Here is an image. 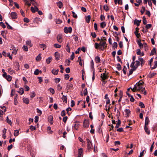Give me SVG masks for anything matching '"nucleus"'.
Instances as JSON below:
<instances>
[{"mask_svg":"<svg viewBox=\"0 0 157 157\" xmlns=\"http://www.w3.org/2000/svg\"><path fill=\"white\" fill-rule=\"evenodd\" d=\"M17 94H16V95L15 96V98H14V104L15 105H16L17 104Z\"/></svg>","mask_w":157,"mask_h":157,"instance_id":"obj_54","label":"nucleus"},{"mask_svg":"<svg viewBox=\"0 0 157 157\" xmlns=\"http://www.w3.org/2000/svg\"><path fill=\"white\" fill-rule=\"evenodd\" d=\"M17 92L19 93L20 94L22 95L24 93V90L22 88H20V90L19 91H17Z\"/></svg>","mask_w":157,"mask_h":157,"instance_id":"obj_28","label":"nucleus"},{"mask_svg":"<svg viewBox=\"0 0 157 157\" xmlns=\"http://www.w3.org/2000/svg\"><path fill=\"white\" fill-rule=\"evenodd\" d=\"M19 133V131H18V130H16L14 131V135L15 136H18V134Z\"/></svg>","mask_w":157,"mask_h":157,"instance_id":"obj_45","label":"nucleus"},{"mask_svg":"<svg viewBox=\"0 0 157 157\" xmlns=\"http://www.w3.org/2000/svg\"><path fill=\"white\" fill-rule=\"evenodd\" d=\"M134 33L137 38H139L140 37V33H138L137 32H135Z\"/></svg>","mask_w":157,"mask_h":157,"instance_id":"obj_57","label":"nucleus"},{"mask_svg":"<svg viewBox=\"0 0 157 157\" xmlns=\"http://www.w3.org/2000/svg\"><path fill=\"white\" fill-rule=\"evenodd\" d=\"M22 48L25 51L27 52L28 51V48L26 45H24Z\"/></svg>","mask_w":157,"mask_h":157,"instance_id":"obj_49","label":"nucleus"},{"mask_svg":"<svg viewBox=\"0 0 157 157\" xmlns=\"http://www.w3.org/2000/svg\"><path fill=\"white\" fill-rule=\"evenodd\" d=\"M55 59L56 60H58L60 58V54L58 52H56L55 53Z\"/></svg>","mask_w":157,"mask_h":157,"instance_id":"obj_14","label":"nucleus"},{"mask_svg":"<svg viewBox=\"0 0 157 157\" xmlns=\"http://www.w3.org/2000/svg\"><path fill=\"white\" fill-rule=\"evenodd\" d=\"M11 16L12 19H16L17 18V15L16 12H13L11 13Z\"/></svg>","mask_w":157,"mask_h":157,"instance_id":"obj_9","label":"nucleus"},{"mask_svg":"<svg viewBox=\"0 0 157 157\" xmlns=\"http://www.w3.org/2000/svg\"><path fill=\"white\" fill-rule=\"evenodd\" d=\"M73 85L70 83L68 82L67 84L66 88L67 90H72L73 89Z\"/></svg>","mask_w":157,"mask_h":157,"instance_id":"obj_10","label":"nucleus"},{"mask_svg":"<svg viewBox=\"0 0 157 157\" xmlns=\"http://www.w3.org/2000/svg\"><path fill=\"white\" fill-rule=\"evenodd\" d=\"M86 142L87 143V148L88 151H90L91 149H92L93 146L92 143L90 140L86 138Z\"/></svg>","mask_w":157,"mask_h":157,"instance_id":"obj_3","label":"nucleus"},{"mask_svg":"<svg viewBox=\"0 0 157 157\" xmlns=\"http://www.w3.org/2000/svg\"><path fill=\"white\" fill-rule=\"evenodd\" d=\"M29 19H28V18H26V17L24 18V21L25 22L28 23L29 22Z\"/></svg>","mask_w":157,"mask_h":157,"instance_id":"obj_63","label":"nucleus"},{"mask_svg":"<svg viewBox=\"0 0 157 157\" xmlns=\"http://www.w3.org/2000/svg\"><path fill=\"white\" fill-rule=\"evenodd\" d=\"M40 46L41 48H42L43 50L46 48V45L44 44H40Z\"/></svg>","mask_w":157,"mask_h":157,"instance_id":"obj_40","label":"nucleus"},{"mask_svg":"<svg viewBox=\"0 0 157 157\" xmlns=\"http://www.w3.org/2000/svg\"><path fill=\"white\" fill-rule=\"evenodd\" d=\"M36 95V94L34 92H33L31 93V94L30 95V97L32 99H33L34 97Z\"/></svg>","mask_w":157,"mask_h":157,"instance_id":"obj_60","label":"nucleus"},{"mask_svg":"<svg viewBox=\"0 0 157 157\" xmlns=\"http://www.w3.org/2000/svg\"><path fill=\"white\" fill-rule=\"evenodd\" d=\"M57 40L58 42L61 43L62 42V37L60 35H58L57 37Z\"/></svg>","mask_w":157,"mask_h":157,"instance_id":"obj_22","label":"nucleus"},{"mask_svg":"<svg viewBox=\"0 0 157 157\" xmlns=\"http://www.w3.org/2000/svg\"><path fill=\"white\" fill-rule=\"evenodd\" d=\"M72 29L71 27L67 28L66 26L64 27V32L65 33H71L72 32Z\"/></svg>","mask_w":157,"mask_h":157,"instance_id":"obj_5","label":"nucleus"},{"mask_svg":"<svg viewBox=\"0 0 157 157\" xmlns=\"http://www.w3.org/2000/svg\"><path fill=\"white\" fill-rule=\"evenodd\" d=\"M121 121L120 120H118V122L116 124V125L115 127V128H118L119 127V126H120L121 124Z\"/></svg>","mask_w":157,"mask_h":157,"instance_id":"obj_30","label":"nucleus"},{"mask_svg":"<svg viewBox=\"0 0 157 157\" xmlns=\"http://www.w3.org/2000/svg\"><path fill=\"white\" fill-rule=\"evenodd\" d=\"M106 25V23L105 21H103L100 24V27L101 28H104Z\"/></svg>","mask_w":157,"mask_h":157,"instance_id":"obj_27","label":"nucleus"},{"mask_svg":"<svg viewBox=\"0 0 157 157\" xmlns=\"http://www.w3.org/2000/svg\"><path fill=\"white\" fill-rule=\"evenodd\" d=\"M139 105L140 106V107L142 108H145L144 105V104L142 102H140L139 103Z\"/></svg>","mask_w":157,"mask_h":157,"instance_id":"obj_47","label":"nucleus"},{"mask_svg":"<svg viewBox=\"0 0 157 157\" xmlns=\"http://www.w3.org/2000/svg\"><path fill=\"white\" fill-rule=\"evenodd\" d=\"M145 10V8L144 6L142 7V9L140 10V12L141 13V14L142 15L144 14V12Z\"/></svg>","mask_w":157,"mask_h":157,"instance_id":"obj_42","label":"nucleus"},{"mask_svg":"<svg viewBox=\"0 0 157 157\" xmlns=\"http://www.w3.org/2000/svg\"><path fill=\"white\" fill-rule=\"evenodd\" d=\"M23 100L24 103H25L26 104H28L29 103V100L28 98H24Z\"/></svg>","mask_w":157,"mask_h":157,"instance_id":"obj_25","label":"nucleus"},{"mask_svg":"<svg viewBox=\"0 0 157 157\" xmlns=\"http://www.w3.org/2000/svg\"><path fill=\"white\" fill-rule=\"evenodd\" d=\"M140 81H142V80L140 81L139 82H138L136 84V86L137 88V91H139L141 90L142 92H144V95H146L147 92L145 90L144 87H143V85L144 84V82H140Z\"/></svg>","mask_w":157,"mask_h":157,"instance_id":"obj_2","label":"nucleus"},{"mask_svg":"<svg viewBox=\"0 0 157 157\" xmlns=\"http://www.w3.org/2000/svg\"><path fill=\"white\" fill-rule=\"evenodd\" d=\"M83 155L82 149V148L78 149V157H82Z\"/></svg>","mask_w":157,"mask_h":157,"instance_id":"obj_7","label":"nucleus"},{"mask_svg":"<svg viewBox=\"0 0 157 157\" xmlns=\"http://www.w3.org/2000/svg\"><path fill=\"white\" fill-rule=\"evenodd\" d=\"M156 53V48H154L151 51V52L150 54V56H153L154 53Z\"/></svg>","mask_w":157,"mask_h":157,"instance_id":"obj_20","label":"nucleus"},{"mask_svg":"<svg viewBox=\"0 0 157 157\" xmlns=\"http://www.w3.org/2000/svg\"><path fill=\"white\" fill-rule=\"evenodd\" d=\"M29 128L32 130V131H33V130H35L36 129V127H34L33 125H30Z\"/></svg>","mask_w":157,"mask_h":157,"instance_id":"obj_58","label":"nucleus"},{"mask_svg":"<svg viewBox=\"0 0 157 157\" xmlns=\"http://www.w3.org/2000/svg\"><path fill=\"white\" fill-rule=\"evenodd\" d=\"M79 125V124L78 123H75L74 124L73 127H74V128L76 130H77L78 129V127Z\"/></svg>","mask_w":157,"mask_h":157,"instance_id":"obj_39","label":"nucleus"},{"mask_svg":"<svg viewBox=\"0 0 157 157\" xmlns=\"http://www.w3.org/2000/svg\"><path fill=\"white\" fill-rule=\"evenodd\" d=\"M141 20H137L136 19L135 20L134 23L136 25L137 27H138L140 25V23L141 22Z\"/></svg>","mask_w":157,"mask_h":157,"instance_id":"obj_18","label":"nucleus"},{"mask_svg":"<svg viewBox=\"0 0 157 157\" xmlns=\"http://www.w3.org/2000/svg\"><path fill=\"white\" fill-rule=\"evenodd\" d=\"M62 100L65 103H67V99L66 96L63 95L62 97Z\"/></svg>","mask_w":157,"mask_h":157,"instance_id":"obj_36","label":"nucleus"},{"mask_svg":"<svg viewBox=\"0 0 157 157\" xmlns=\"http://www.w3.org/2000/svg\"><path fill=\"white\" fill-rule=\"evenodd\" d=\"M138 59L140 62H141L140 64L141 67H142L143 65L144 64L145 61L142 58L138 57Z\"/></svg>","mask_w":157,"mask_h":157,"instance_id":"obj_8","label":"nucleus"},{"mask_svg":"<svg viewBox=\"0 0 157 157\" xmlns=\"http://www.w3.org/2000/svg\"><path fill=\"white\" fill-rule=\"evenodd\" d=\"M69 44H70V43H69V42H67V45H66V47L65 48V49H66V51H67V52H68L69 53L70 52V47L69 46Z\"/></svg>","mask_w":157,"mask_h":157,"instance_id":"obj_15","label":"nucleus"},{"mask_svg":"<svg viewBox=\"0 0 157 157\" xmlns=\"http://www.w3.org/2000/svg\"><path fill=\"white\" fill-rule=\"evenodd\" d=\"M140 40H137V42L139 47H140V48H141L143 47V44L140 42Z\"/></svg>","mask_w":157,"mask_h":157,"instance_id":"obj_24","label":"nucleus"},{"mask_svg":"<svg viewBox=\"0 0 157 157\" xmlns=\"http://www.w3.org/2000/svg\"><path fill=\"white\" fill-rule=\"evenodd\" d=\"M0 25L3 28H6V25L3 23V22H0Z\"/></svg>","mask_w":157,"mask_h":157,"instance_id":"obj_62","label":"nucleus"},{"mask_svg":"<svg viewBox=\"0 0 157 157\" xmlns=\"http://www.w3.org/2000/svg\"><path fill=\"white\" fill-rule=\"evenodd\" d=\"M91 35L93 38H95L96 36V35L95 32H92L91 33Z\"/></svg>","mask_w":157,"mask_h":157,"instance_id":"obj_52","label":"nucleus"},{"mask_svg":"<svg viewBox=\"0 0 157 157\" xmlns=\"http://www.w3.org/2000/svg\"><path fill=\"white\" fill-rule=\"evenodd\" d=\"M41 58L40 54H39L38 56L36 57V59L37 61H40V60Z\"/></svg>","mask_w":157,"mask_h":157,"instance_id":"obj_43","label":"nucleus"},{"mask_svg":"<svg viewBox=\"0 0 157 157\" xmlns=\"http://www.w3.org/2000/svg\"><path fill=\"white\" fill-rule=\"evenodd\" d=\"M39 73V71L38 69H36L34 72V74L35 75H38Z\"/></svg>","mask_w":157,"mask_h":157,"instance_id":"obj_56","label":"nucleus"},{"mask_svg":"<svg viewBox=\"0 0 157 157\" xmlns=\"http://www.w3.org/2000/svg\"><path fill=\"white\" fill-rule=\"evenodd\" d=\"M52 57L51 56L49 57L48 58L46 59V62L47 64H49L51 61Z\"/></svg>","mask_w":157,"mask_h":157,"instance_id":"obj_31","label":"nucleus"},{"mask_svg":"<svg viewBox=\"0 0 157 157\" xmlns=\"http://www.w3.org/2000/svg\"><path fill=\"white\" fill-rule=\"evenodd\" d=\"M36 110H37V113H39L38 115L39 116L41 115V114H42V111L40 110L38 108H37L36 109Z\"/></svg>","mask_w":157,"mask_h":157,"instance_id":"obj_53","label":"nucleus"},{"mask_svg":"<svg viewBox=\"0 0 157 157\" xmlns=\"http://www.w3.org/2000/svg\"><path fill=\"white\" fill-rule=\"evenodd\" d=\"M31 10L33 13H35L36 11L38 12L39 10L38 7L35 6H34V8L33 6L31 7Z\"/></svg>","mask_w":157,"mask_h":157,"instance_id":"obj_11","label":"nucleus"},{"mask_svg":"<svg viewBox=\"0 0 157 157\" xmlns=\"http://www.w3.org/2000/svg\"><path fill=\"white\" fill-rule=\"evenodd\" d=\"M117 68L118 71H120L121 69V67L120 65V64L119 63H118L117 65Z\"/></svg>","mask_w":157,"mask_h":157,"instance_id":"obj_44","label":"nucleus"},{"mask_svg":"<svg viewBox=\"0 0 157 157\" xmlns=\"http://www.w3.org/2000/svg\"><path fill=\"white\" fill-rule=\"evenodd\" d=\"M131 89L133 92H135L136 91H137V88L136 86V84L135 85L133 88V89L132 88Z\"/></svg>","mask_w":157,"mask_h":157,"instance_id":"obj_59","label":"nucleus"},{"mask_svg":"<svg viewBox=\"0 0 157 157\" xmlns=\"http://www.w3.org/2000/svg\"><path fill=\"white\" fill-rule=\"evenodd\" d=\"M66 114L65 110H63L62 111L61 113V115L63 117H64V116Z\"/></svg>","mask_w":157,"mask_h":157,"instance_id":"obj_61","label":"nucleus"},{"mask_svg":"<svg viewBox=\"0 0 157 157\" xmlns=\"http://www.w3.org/2000/svg\"><path fill=\"white\" fill-rule=\"evenodd\" d=\"M39 119V117L38 116H36L34 118V122L35 123H37L38 122Z\"/></svg>","mask_w":157,"mask_h":157,"instance_id":"obj_51","label":"nucleus"},{"mask_svg":"<svg viewBox=\"0 0 157 157\" xmlns=\"http://www.w3.org/2000/svg\"><path fill=\"white\" fill-rule=\"evenodd\" d=\"M95 62L96 63H99L100 61V59L99 56H96L95 58Z\"/></svg>","mask_w":157,"mask_h":157,"instance_id":"obj_33","label":"nucleus"},{"mask_svg":"<svg viewBox=\"0 0 157 157\" xmlns=\"http://www.w3.org/2000/svg\"><path fill=\"white\" fill-rule=\"evenodd\" d=\"M8 72L11 75L13 72V71L12 70L11 68H9L8 69Z\"/></svg>","mask_w":157,"mask_h":157,"instance_id":"obj_64","label":"nucleus"},{"mask_svg":"<svg viewBox=\"0 0 157 157\" xmlns=\"http://www.w3.org/2000/svg\"><path fill=\"white\" fill-rule=\"evenodd\" d=\"M48 122L51 124H52L53 123V117L52 116L50 115L48 117Z\"/></svg>","mask_w":157,"mask_h":157,"instance_id":"obj_13","label":"nucleus"},{"mask_svg":"<svg viewBox=\"0 0 157 157\" xmlns=\"http://www.w3.org/2000/svg\"><path fill=\"white\" fill-rule=\"evenodd\" d=\"M91 17L90 15L87 16L86 17V20L87 23H89L90 21Z\"/></svg>","mask_w":157,"mask_h":157,"instance_id":"obj_19","label":"nucleus"},{"mask_svg":"<svg viewBox=\"0 0 157 157\" xmlns=\"http://www.w3.org/2000/svg\"><path fill=\"white\" fill-rule=\"evenodd\" d=\"M101 80L105 83L106 81H105V80L106 79H107L109 76L107 75H106V73H104L101 74Z\"/></svg>","mask_w":157,"mask_h":157,"instance_id":"obj_4","label":"nucleus"},{"mask_svg":"<svg viewBox=\"0 0 157 157\" xmlns=\"http://www.w3.org/2000/svg\"><path fill=\"white\" fill-rule=\"evenodd\" d=\"M149 122V118L148 117H147L145 118V125L147 126Z\"/></svg>","mask_w":157,"mask_h":157,"instance_id":"obj_21","label":"nucleus"},{"mask_svg":"<svg viewBox=\"0 0 157 157\" xmlns=\"http://www.w3.org/2000/svg\"><path fill=\"white\" fill-rule=\"evenodd\" d=\"M72 13L73 14V16L74 18H77L78 17L77 15L74 12L72 11Z\"/></svg>","mask_w":157,"mask_h":157,"instance_id":"obj_55","label":"nucleus"},{"mask_svg":"<svg viewBox=\"0 0 157 157\" xmlns=\"http://www.w3.org/2000/svg\"><path fill=\"white\" fill-rule=\"evenodd\" d=\"M107 44L106 42H100V43H95L94 44L95 47L96 49L101 50L103 51L107 47Z\"/></svg>","mask_w":157,"mask_h":157,"instance_id":"obj_1","label":"nucleus"},{"mask_svg":"<svg viewBox=\"0 0 157 157\" xmlns=\"http://www.w3.org/2000/svg\"><path fill=\"white\" fill-rule=\"evenodd\" d=\"M152 27V25L151 24H147L146 25V32H148V29H150Z\"/></svg>","mask_w":157,"mask_h":157,"instance_id":"obj_23","label":"nucleus"},{"mask_svg":"<svg viewBox=\"0 0 157 157\" xmlns=\"http://www.w3.org/2000/svg\"><path fill=\"white\" fill-rule=\"evenodd\" d=\"M144 129L145 132L148 134H150V132L149 130L148 129V128L147 127V126L144 125Z\"/></svg>","mask_w":157,"mask_h":157,"instance_id":"obj_17","label":"nucleus"},{"mask_svg":"<svg viewBox=\"0 0 157 157\" xmlns=\"http://www.w3.org/2000/svg\"><path fill=\"white\" fill-rule=\"evenodd\" d=\"M57 5L59 8H61L63 6V4L60 1L57 2Z\"/></svg>","mask_w":157,"mask_h":157,"instance_id":"obj_29","label":"nucleus"},{"mask_svg":"<svg viewBox=\"0 0 157 157\" xmlns=\"http://www.w3.org/2000/svg\"><path fill=\"white\" fill-rule=\"evenodd\" d=\"M78 61L79 62V64L81 66H82V59L80 56H79L78 58Z\"/></svg>","mask_w":157,"mask_h":157,"instance_id":"obj_35","label":"nucleus"},{"mask_svg":"<svg viewBox=\"0 0 157 157\" xmlns=\"http://www.w3.org/2000/svg\"><path fill=\"white\" fill-rule=\"evenodd\" d=\"M6 24L7 25V28L8 29H12L13 28L7 22V21L6 22Z\"/></svg>","mask_w":157,"mask_h":157,"instance_id":"obj_41","label":"nucleus"},{"mask_svg":"<svg viewBox=\"0 0 157 157\" xmlns=\"http://www.w3.org/2000/svg\"><path fill=\"white\" fill-rule=\"evenodd\" d=\"M124 112L126 113L127 117H128L131 114V111L129 109H126L124 110Z\"/></svg>","mask_w":157,"mask_h":157,"instance_id":"obj_16","label":"nucleus"},{"mask_svg":"<svg viewBox=\"0 0 157 157\" xmlns=\"http://www.w3.org/2000/svg\"><path fill=\"white\" fill-rule=\"evenodd\" d=\"M7 81H11L12 77L11 76H10V75H7V76L5 78Z\"/></svg>","mask_w":157,"mask_h":157,"instance_id":"obj_32","label":"nucleus"},{"mask_svg":"<svg viewBox=\"0 0 157 157\" xmlns=\"http://www.w3.org/2000/svg\"><path fill=\"white\" fill-rule=\"evenodd\" d=\"M54 47L57 48H60L61 46L58 44H55L54 45Z\"/></svg>","mask_w":157,"mask_h":157,"instance_id":"obj_48","label":"nucleus"},{"mask_svg":"<svg viewBox=\"0 0 157 157\" xmlns=\"http://www.w3.org/2000/svg\"><path fill=\"white\" fill-rule=\"evenodd\" d=\"M55 21L56 24H60L62 22V21L59 19H55Z\"/></svg>","mask_w":157,"mask_h":157,"instance_id":"obj_26","label":"nucleus"},{"mask_svg":"<svg viewBox=\"0 0 157 157\" xmlns=\"http://www.w3.org/2000/svg\"><path fill=\"white\" fill-rule=\"evenodd\" d=\"M26 44L29 45L30 47H32L33 46V44L31 43V41L30 40H28L26 41Z\"/></svg>","mask_w":157,"mask_h":157,"instance_id":"obj_34","label":"nucleus"},{"mask_svg":"<svg viewBox=\"0 0 157 157\" xmlns=\"http://www.w3.org/2000/svg\"><path fill=\"white\" fill-rule=\"evenodd\" d=\"M89 123L88 120L85 119L83 123V126L85 128L89 127Z\"/></svg>","mask_w":157,"mask_h":157,"instance_id":"obj_6","label":"nucleus"},{"mask_svg":"<svg viewBox=\"0 0 157 157\" xmlns=\"http://www.w3.org/2000/svg\"><path fill=\"white\" fill-rule=\"evenodd\" d=\"M104 10L106 11H108L109 10V7L107 5H104L103 6Z\"/></svg>","mask_w":157,"mask_h":157,"instance_id":"obj_37","label":"nucleus"},{"mask_svg":"<svg viewBox=\"0 0 157 157\" xmlns=\"http://www.w3.org/2000/svg\"><path fill=\"white\" fill-rule=\"evenodd\" d=\"M117 47V42H114L113 43V49H115Z\"/></svg>","mask_w":157,"mask_h":157,"instance_id":"obj_38","label":"nucleus"},{"mask_svg":"<svg viewBox=\"0 0 157 157\" xmlns=\"http://www.w3.org/2000/svg\"><path fill=\"white\" fill-rule=\"evenodd\" d=\"M28 150L30 152V155L32 157H33L35 155L36 153L32 148L31 149H28Z\"/></svg>","mask_w":157,"mask_h":157,"instance_id":"obj_12","label":"nucleus"},{"mask_svg":"<svg viewBox=\"0 0 157 157\" xmlns=\"http://www.w3.org/2000/svg\"><path fill=\"white\" fill-rule=\"evenodd\" d=\"M135 62L136 63L135 65V66L137 67L140 66V62L139 61H138L136 60L135 61Z\"/></svg>","mask_w":157,"mask_h":157,"instance_id":"obj_50","label":"nucleus"},{"mask_svg":"<svg viewBox=\"0 0 157 157\" xmlns=\"http://www.w3.org/2000/svg\"><path fill=\"white\" fill-rule=\"evenodd\" d=\"M6 121L7 123L11 125V121L9 119L8 117H7Z\"/></svg>","mask_w":157,"mask_h":157,"instance_id":"obj_46","label":"nucleus"}]
</instances>
